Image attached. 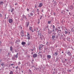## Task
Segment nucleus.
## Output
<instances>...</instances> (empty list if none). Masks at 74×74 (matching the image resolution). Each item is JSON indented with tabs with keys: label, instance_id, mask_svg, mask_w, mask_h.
<instances>
[{
	"label": "nucleus",
	"instance_id": "nucleus-1",
	"mask_svg": "<svg viewBox=\"0 0 74 74\" xmlns=\"http://www.w3.org/2000/svg\"><path fill=\"white\" fill-rule=\"evenodd\" d=\"M32 27H29V29L30 30H31V32H34V31L35 32L36 31V28H34V30H33V29H32Z\"/></svg>",
	"mask_w": 74,
	"mask_h": 74
},
{
	"label": "nucleus",
	"instance_id": "nucleus-2",
	"mask_svg": "<svg viewBox=\"0 0 74 74\" xmlns=\"http://www.w3.org/2000/svg\"><path fill=\"white\" fill-rule=\"evenodd\" d=\"M64 33L65 34H69V35H71V33L69 31H67L66 30L64 31Z\"/></svg>",
	"mask_w": 74,
	"mask_h": 74
},
{
	"label": "nucleus",
	"instance_id": "nucleus-3",
	"mask_svg": "<svg viewBox=\"0 0 74 74\" xmlns=\"http://www.w3.org/2000/svg\"><path fill=\"white\" fill-rule=\"evenodd\" d=\"M44 46V45H41L39 47V51H41V48H42Z\"/></svg>",
	"mask_w": 74,
	"mask_h": 74
},
{
	"label": "nucleus",
	"instance_id": "nucleus-4",
	"mask_svg": "<svg viewBox=\"0 0 74 74\" xmlns=\"http://www.w3.org/2000/svg\"><path fill=\"white\" fill-rule=\"evenodd\" d=\"M33 57L34 58H35L36 57H37V54L36 53L34 54L33 55Z\"/></svg>",
	"mask_w": 74,
	"mask_h": 74
},
{
	"label": "nucleus",
	"instance_id": "nucleus-5",
	"mask_svg": "<svg viewBox=\"0 0 74 74\" xmlns=\"http://www.w3.org/2000/svg\"><path fill=\"white\" fill-rule=\"evenodd\" d=\"M9 23H12V19L10 18L8 20Z\"/></svg>",
	"mask_w": 74,
	"mask_h": 74
},
{
	"label": "nucleus",
	"instance_id": "nucleus-6",
	"mask_svg": "<svg viewBox=\"0 0 74 74\" xmlns=\"http://www.w3.org/2000/svg\"><path fill=\"white\" fill-rule=\"evenodd\" d=\"M47 56L48 59H51V56L50 55H47Z\"/></svg>",
	"mask_w": 74,
	"mask_h": 74
},
{
	"label": "nucleus",
	"instance_id": "nucleus-7",
	"mask_svg": "<svg viewBox=\"0 0 74 74\" xmlns=\"http://www.w3.org/2000/svg\"><path fill=\"white\" fill-rule=\"evenodd\" d=\"M29 22H28L26 23V27H28V26H29Z\"/></svg>",
	"mask_w": 74,
	"mask_h": 74
},
{
	"label": "nucleus",
	"instance_id": "nucleus-8",
	"mask_svg": "<svg viewBox=\"0 0 74 74\" xmlns=\"http://www.w3.org/2000/svg\"><path fill=\"white\" fill-rule=\"evenodd\" d=\"M10 51H13V48L12 47V46H11L10 47Z\"/></svg>",
	"mask_w": 74,
	"mask_h": 74
},
{
	"label": "nucleus",
	"instance_id": "nucleus-9",
	"mask_svg": "<svg viewBox=\"0 0 74 74\" xmlns=\"http://www.w3.org/2000/svg\"><path fill=\"white\" fill-rule=\"evenodd\" d=\"M4 4V2H3V1H1L0 2V4L1 5H3V4Z\"/></svg>",
	"mask_w": 74,
	"mask_h": 74
},
{
	"label": "nucleus",
	"instance_id": "nucleus-10",
	"mask_svg": "<svg viewBox=\"0 0 74 74\" xmlns=\"http://www.w3.org/2000/svg\"><path fill=\"white\" fill-rule=\"evenodd\" d=\"M21 44L23 45H25V44H26V42H23L21 43Z\"/></svg>",
	"mask_w": 74,
	"mask_h": 74
},
{
	"label": "nucleus",
	"instance_id": "nucleus-11",
	"mask_svg": "<svg viewBox=\"0 0 74 74\" xmlns=\"http://www.w3.org/2000/svg\"><path fill=\"white\" fill-rule=\"evenodd\" d=\"M42 5V3H39V7H41Z\"/></svg>",
	"mask_w": 74,
	"mask_h": 74
},
{
	"label": "nucleus",
	"instance_id": "nucleus-12",
	"mask_svg": "<svg viewBox=\"0 0 74 74\" xmlns=\"http://www.w3.org/2000/svg\"><path fill=\"white\" fill-rule=\"evenodd\" d=\"M67 53L69 56H71V53L70 52H69Z\"/></svg>",
	"mask_w": 74,
	"mask_h": 74
},
{
	"label": "nucleus",
	"instance_id": "nucleus-13",
	"mask_svg": "<svg viewBox=\"0 0 74 74\" xmlns=\"http://www.w3.org/2000/svg\"><path fill=\"white\" fill-rule=\"evenodd\" d=\"M9 74H13V72L11 71H10L9 72Z\"/></svg>",
	"mask_w": 74,
	"mask_h": 74
},
{
	"label": "nucleus",
	"instance_id": "nucleus-14",
	"mask_svg": "<svg viewBox=\"0 0 74 74\" xmlns=\"http://www.w3.org/2000/svg\"><path fill=\"white\" fill-rule=\"evenodd\" d=\"M18 53H17V54L16 55H15L14 56V58H18Z\"/></svg>",
	"mask_w": 74,
	"mask_h": 74
},
{
	"label": "nucleus",
	"instance_id": "nucleus-15",
	"mask_svg": "<svg viewBox=\"0 0 74 74\" xmlns=\"http://www.w3.org/2000/svg\"><path fill=\"white\" fill-rule=\"evenodd\" d=\"M27 38L28 40H30V36H27Z\"/></svg>",
	"mask_w": 74,
	"mask_h": 74
},
{
	"label": "nucleus",
	"instance_id": "nucleus-16",
	"mask_svg": "<svg viewBox=\"0 0 74 74\" xmlns=\"http://www.w3.org/2000/svg\"><path fill=\"white\" fill-rule=\"evenodd\" d=\"M70 9H71V10H73V6H72L71 5L70 7Z\"/></svg>",
	"mask_w": 74,
	"mask_h": 74
},
{
	"label": "nucleus",
	"instance_id": "nucleus-17",
	"mask_svg": "<svg viewBox=\"0 0 74 74\" xmlns=\"http://www.w3.org/2000/svg\"><path fill=\"white\" fill-rule=\"evenodd\" d=\"M55 38V36L53 35L52 36V39L53 40H54V38Z\"/></svg>",
	"mask_w": 74,
	"mask_h": 74
},
{
	"label": "nucleus",
	"instance_id": "nucleus-18",
	"mask_svg": "<svg viewBox=\"0 0 74 74\" xmlns=\"http://www.w3.org/2000/svg\"><path fill=\"white\" fill-rule=\"evenodd\" d=\"M30 15H31V16H33V13L32 12H31L30 13Z\"/></svg>",
	"mask_w": 74,
	"mask_h": 74
},
{
	"label": "nucleus",
	"instance_id": "nucleus-19",
	"mask_svg": "<svg viewBox=\"0 0 74 74\" xmlns=\"http://www.w3.org/2000/svg\"><path fill=\"white\" fill-rule=\"evenodd\" d=\"M21 33L22 34L21 35L22 37H23V36H24V33H23L22 32Z\"/></svg>",
	"mask_w": 74,
	"mask_h": 74
},
{
	"label": "nucleus",
	"instance_id": "nucleus-20",
	"mask_svg": "<svg viewBox=\"0 0 74 74\" xmlns=\"http://www.w3.org/2000/svg\"><path fill=\"white\" fill-rule=\"evenodd\" d=\"M61 30H58V33H60L61 32Z\"/></svg>",
	"mask_w": 74,
	"mask_h": 74
},
{
	"label": "nucleus",
	"instance_id": "nucleus-21",
	"mask_svg": "<svg viewBox=\"0 0 74 74\" xmlns=\"http://www.w3.org/2000/svg\"><path fill=\"white\" fill-rule=\"evenodd\" d=\"M57 55H58V53L57 52L55 53V56H57Z\"/></svg>",
	"mask_w": 74,
	"mask_h": 74
},
{
	"label": "nucleus",
	"instance_id": "nucleus-22",
	"mask_svg": "<svg viewBox=\"0 0 74 74\" xmlns=\"http://www.w3.org/2000/svg\"><path fill=\"white\" fill-rule=\"evenodd\" d=\"M15 68L16 69H19V66H17Z\"/></svg>",
	"mask_w": 74,
	"mask_h": 74
},
{
	"label": "nucleus",
	"instance_id": "nucleus-23",
	"mask_svg": "<svg viewBox=\"0 0 74 74\" xmlns=\"http://www.w3.org/2000/svg\"><path fill=\"white\" fill-rule=\"evenodd\" d=\"M48 24H49V23H50L51 22V21H48Z\"/></svg>",
	"mask_w": 74,
	"mask_h": 74
},
{
	"label": "nucleus",
	"instance_id": "nucleus-24",
	"mask_svg": "<svg viewBox=\"0 0 74 74\" xmlns=\"http://www.w3.org/2000/svg\"><path fill=\"white\" fill-rule=\"evenodd\" d=\"M0 17L1 18L2 17V14H1V13H0Z\"/></svg>",
	"mask_w": 74,
	"mask_h": 74
},
{
	"label": "nucleus",
	"instance_id": "nucleus-25",
	"mask_svg": "<svg viewBox=\"0 0 74 74\" xmlns=\"http://www.w3.org/2000/svg\"><path fill=\"white\" fill-rule=\"evenodd\" d=\"M27 36H30V35H29V33L28 32L27 33Z\"/></svg>",
	"mask_w": 74,
	"mask_h": 74
},
{
	"label": "nucleus",
	"instance_id": "nucleus-26",
	"mask_svg": "<svg viewBox=\"0 0 74 74\" xmlns=\"http://www.w3.org/2000/svg\"><path fill=\"white\" fill-rule=\"evenodd\" d=\"M4 65V64L2 63L1 64V65L2 66H3Z\"/></svg>",
	"mask_w": 74,
	"mask_h": 74
},
{
	"label": "nucleus",
	"instance_id": "nucleus-27",
	"mask_svg": "<svg viewBox=\"0 0 74 74\" xmlns=\"http://www.w3.org/2000/svg\"><path fill=\"white\" fill-rule=\"evenodd\" d=\"M39 56H40V57L41 58H42V54H40L39 55Z\"/></svg>",
	"mask_w": 74,
	"mask_h": 74
},
{
	"label": "nucleus",
	"instance_id": "nucleus-28",
	"mask_svg": "<svg viewBox=\"0 0 74 74\" xmlns=\"http://www.w3.org/2000/svg\"><path fill=\"white\" fill-rule=\"evenodd\" d=\"M18 65H19V64H21V62H18Z\"/></svg>",
	"mask_w": 74,
	"mask_h": 74
},
{
	"label": "nucleus",
	"instance_id": "nucleus-29",
	"mask_svg": "<svg viewBox=\"0 0 74 74\" xmlns=\"http://www.w3.org/2000/svg\"><path fill=\"white\" fill-rule=\"evenodd\" d=\"M14 9H12L11 12H13V11H14Z\"/></svg>",
	"mask_w": 74,
	"mask_h": 74
},
{
	"label": "nucleus",
	"instance_id": "nucleus-30",
	"mask_svg": "<svg viewBox=\"0 0 74 74\" xmlns=\"http://www.w3.org/2000/svg\"><path fill=\"white\" fill-rule=\"evenodd\" d=\"M42 17V16H41L40 18V19H41V18Z\"/></svg>",
	"mask_w": 74,
	"mask_h": 74
},
{
	"label": "nucleus",
	"instance_id": "nucleus-31",
	"mask_svg": "<svg viewBox=\"0 0 74 74\" xmlns=\"http://www.w3.org/2000/svg\"><path fill=\"white\" fill-rule=\"evenodd\" d=\"M14 64H11V65L12 66H14Z\"/></svg>",
	"mask_w": 74,
	"mask_h": 74
},
{
	"label": "nucleus",
	"instance_id": "nucleus-32",
	"mask_svg": "<svg viewBox=\"0 0 74 74\" xmlns=\"http://www.w3.org/2000/svg\"><path fill=\"white\" fill-rule=\"evenodd\" d=\"M37 5H35V8H37Z\"/></svg>",
	"mask_w": 74,
	"mask_h": 74
},
{
	"label": "nucleus",
	"instance_id": "nucleus-33",
	"mask_svg": "<svg viewBox=\"0 0 74 74\" xmlns=\"http://www.w3.org/2000/svg\"><path fill=\"white\" fill-rule=\"evenodd\" d=\"M18 42H19V41H18V40H16V43L17 44L18 43Z\"/></svg>",
	"mask_w": 74,
	"mask_h": 74
},
{
	"label": "nucleus",
	"instance_id": "nucleus-34",
	"mask_svg": "<svg viewBox=\"0 0 74 74\" xmlns=\"http://www.w3.org/2000/svg\"><path fill=\"white\" fill-rule=\"evenodd\" d=\"M29 72H30V73H32V71L31 70H30V69H29Z\"/></svg>",
	"mask_w": 74,
	"mask_h": 74
},
{
	"label": "nucleus",
	"instance_id": "nucleus-35",
	"mask_svg": "<svg viewBox=\"0 0 74 74\" xmlns=\"http://www.w3.org/2000/svg\"><path fill=\"white\" fill-rule=\"evenodd\" d=\"M27 11L28 12L29 11V9H27Z\"/></svg>",
	"mask_w": 74,
	"mask_h": 74
},
{
	"label": "nucleus",
	"instance_id": "nucleus-36",
	"mask_svg": "<svg viewBox=\"0 0 74 74\" xmlns=\"http://www.w3.org/2000/svg\"><path fill=\"white\" fill-rule=\"evenodd\" d=\"M53 29H54V28H55V26L54 25H53Z\"/></svg>",
	"mask_w": 74,
	"mask_h": 74
},
{
	"label": "nucleus",
	"instance_id": "nucleus-37",
	"mask_svg": "<svg viewBox=\"0 0 74 74\" xmlns=\"http://www.w3.org/2000/svg\"><path fill=\"white\" fill-rule=\"evenodd\" d=\"M41 53V52L40 51L38 53V54H40V53Z\"/></svg>",
	"mask_w": 74,
	"mask_h": 74
},
{
	"label": "nucleus",
	"instance_id": "nucleus-38",
	"mask_svg": "<svg viewBox=\"0 0 74 74\" xmlns=\"http://www.w3.org/2000/svg\"><path fill=\"white\" fill-rule=\"evenodd\" d=\"M15 5H17V3H16L14 4Z\"/></svg>",
	"mask_w": 74,
	"mask_h": 74
},
{
	"label": "nucleus",
	"instance_id": "nucleus-39",
	"mask_svg": "<svg viewBox=\"0 0 74 74\" xmlns=\"http://www.w3.org/2000/svg\"><path fill=\"white\" fill-rule=\"evenodd\" d=\"M5 19L7 18L6 17V15H5Z\"/></svg>",
	"mask_w": 74,
	"mask_h": 74
},
{
	"label": "nucleus",
	"instance_id": "nucleus-40",
	"mask_svg": "<svg viewBox=\"0 0 74 74\" xmlns=\"http://www.w3.org/2000/svg\"><path fill=\"white\" fill-rule=\"evenodd\" d=\"M37 11H38V10H39V9H37Z\"/></svg>",
	"mask_w": 74,
	"mask_h": 74
},
{
	"label": "nucleus",
	"instance_id": "nucleus-41",
	"mask_svg": "<svg viewBox=\"0 0 74 74\" xmlns=\"http://www.w3.org/2000/svg\"><path fill=\"white\" fill-rule=\"evenodd\" d=\"M58 29H60V28L59 27H58Z\"/></svg>",
	"mask_w": 74,
	"mask_h": 74
},
{
	"label": "nucleus",
	"instance_id": "nucleus-42",
	"mask_svg": "<svg viewBox=\"0 0 74 74\" xmlns=\"http://www.w3.org/2000/svg\"><path fill=\"white\" fill-rule=\"evenodd\" d=\"M24 17H25V18L26 19V17L25 16Z\"/></svg>",
	"mask_w": 74,
	"mask_h": 74
},
{
	"label": "nucleus",
	"instance_id": "nucleus-43",
	"mask_svg": "<svg viewBox=\"0 0 74 74\" xmlns=\"http://www.w3.org/2000/svg\"><path fill=\"white\" fill-rule=\"evenodd\" d=\"M65 61H67V59H65Z\"/></svg>",
	"mask_w": 74,
	"mask_h": 74
},
{
	"label": "nucleus",
	"instance_id": "nucleus-44",
	"mask_svg": "<svg viewBox=\"0 0 74 74\" xmlns=\"http://www.w3.org/2000/svg\"><path fill=\"white\" fill-rule=\"evenodd\" d=\"M31 51H33V49H31Z\"/></svg>",
	"mask_w": 74,
	"mask_h": 74
},
{
	"label": "nucleus",
	"instance_id": "nucleus-45",
	"mask_svg": "<svg viewBox=\"0 0 74 74\" xmlns=\"http://www.w3.org/2000/svg\"><path fill=\"white\" fill-rule=\"evenodd\" d=\"M12 67L14 68H15V66H13Z\"/></svg>",
	"mask_w": 74,
	"mask_h": 74
},
{
	"label": "nucleus",
	"instance_id": "nucleus-46",
	"mask_svg": "<svg viewBox=\"0 0 74 74\" xmlns=\"http://www.w3.org/2000/svg\"><path fill=\"white\" fill-rule=\"evenodd\" d=\"M21 72L22 73H23V71H21Z\"/></svg>",
	"mask_w": 74,
	"mask_h": 74
},
{
	"label": "nucleus",
	"instance_id": "nucleus-47",
	"mask_svg": "<svg viewBox=\"0 0 74 74\" xmlns=\"http://www.w3.org/2000/svg\"><path fill=\"white\" fill-rule=\"evenodd\" d=\"M62 53H63V52H62Z\"/></svg>",
	"mask_w": 74,
	"mask_h": 74
},
{
	"label": "nucleus",
	"instance_id": "nucleus-48",
	"mask_svg": "<svg viewBox=\"0 0 74 74\" xmlns=\"http://www.w3.org/2000/svg\"><path fill=\"white\" fill-rule=\"evenodd\" d=\"M21 29H22V27H21Z\"/></svg>",
	"mask_w": 74,
	"mask_h": 74
},
{
	"label": "nucleus",
	"instance_id": "nucleus-49",
	"mask_svg": "<svg viewBox=\"0 0 74 74\" xmlns=\"http://www.w3.org/2000/svg\"><path fill=\"white\" fill-rule=\"evenodd\" d=\"M73 69H74V67H73Z\"/></svg>",
	"mask_w": 74,
	"mask_h": 74
},
{
	"label": "nucleus",
	"instance_id": "nucleus-50",
	"mask_svg": "<svg viewBox=\"0 0 74 74\" xmlns=\"http://www.w3.org/2000/svg\"><path fill=\"white\" fill-rule=\"evenodd\" d=\"M56 47H57V46H56Z\"/></svg>",
	"mask_w": 74,
	"mask_h": 74
},
{
	"label": "nucleus",
	"instance_id": "nucleus-51",
	"mask_svg": "<svg viewBox=\"0 0 74 74\" xmlns=\"http://www.w3.org/2000/svg\"><path fill=\"white\" fill-rule=\"evenodd\" d=\"M29 16L30 17V16Z\"/></svg>",
	"mask_w": 74,
	"mask_h": 74
},
{
	"label": "nucleus",
	"instance_id": "nucleus-52",
	"mask_svg": "<svg viewBox=\"0 0 74 74\" xmlns=\"http://www.w3.org/2000/svg\"><path fill=\"white\" fill-rule=\"evenodd\" d=\"M67 11H68V10H67Z\"/></svg>",
	"mask_w": 74,
	"mask_h": 74
},
{
	"label": "nucleus",
	"instance_id": "nucleus-53",
	"mask_svg": "<svg viewBox=\"0 0 74 74\" xmlns=\"http://www.w3.org/2000/svg\"><path fill=\"white\" fill-rule=\"evenodd\" d=\"M0 61H1V60H0Z\"/></svg>",
	"mask_w": 74,
	"mask_h": 74
},
{
	"label": "nucleus",
	"instance_id": "nucleus-54",
	"mask_svg": "<svg viewBox=\"0 0 74 74\" xmlns=\"http://www.w3.org/2000/svg\"><path fill=\"white\" fill-rule=\"evenodd\" d=\"M0 62H1V61Z\"/></svg>",
	"mask_w": 74,
	"mask_h": 74
}]
</instances>
